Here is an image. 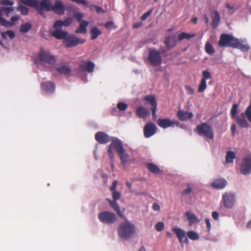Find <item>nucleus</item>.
<instances>
[{"label": "nucleus", "mask_w": 251, "mask_h": 251, "mask_svg": "<svg viewBox=\"0 0 251 251\" xmlns=\"http://www.w3.org/2000/svg\"><path fill=\"white\" fill-rule=\"evenodd\" d=\"M157 125L162 128H167L171 127L174 125L178 126L179 123L175 121H172L168 118H159L157 120Z\"/></svg>", "instance_id": "12"}, {"label": "nucleus", "mask_w": 251, "mask_h": 251, "mask_svg": "<svg viewBox=\"0 0 251 251\" xmlns=\"http://www.w3.org/2000/svg\"><path fill=\"white\" fill-rule=\"evenodd\" d=\"M55 30L51 31V35L58 39H65L68 35V32L61 30V27L54 28Z\"/></svg>", "instance_id": "18"}, {"label": "nucleus", "mask_w": 251, "mask_h": 251, "mask_svg": "<svg viewBox=\"0 0 251 251\" xmlns=\"http://www.w3.org/2000/svg\"><path fill=\"white\" fill-rule=\"evenodd\" d=\"M31 27V25L28 23H26L24 24H22L21 25L20 31L23 33H26L29 31Z\"/></svg>", "instance_id": "40"}, {"label": "nucleus", "mask_w": 251, "mask_h": 251, "mask_svg": "<svg viewBox=\"0 0 251 251\" xmlns=\"http://www.w3.org/2000/svg\"><path fill=\"white\" fill-rule=\"evenodd\" d=\"M187 234L188 237L192 240H197L199 238V234L194 231H190Z\"/></svg>", "instance_id": "41"}, {"label": "nucleus", "mask_w": 251, "mask_h": 251, "mask_svg": "<svg viewBox=\"0 0 251 251\" xmlns=\"http://www.w3.org/2000/svg\"><path fill=\"white\" fill-rule=\"evenodd\" d=\"M112 146L116 152L124 149L122 141L116 138L111 139V147Z\"/></svg>", "instance_id": "20"}, {"label": "nucleus", "mask_w": 251, "mask_h": 251, "mask_svg": "<svg viewBox=\"0 0 251 251\" xmlns=\"http://www.w3.org/2000/svg\"><path fill=\"white\" fill-rule=\"evenodd\" d=\"M20 17L18 16H14L11 17L10 19V25H14L15 22L17 21L19 19Z\"/></svg>", "instance_id": "52"}, {"label": "nucleus", "mask_w": 251, "mask_h": 251, "mask_svg": "<svg viewBox=\"0 0 251 251\" xmlns=\"http://www.w3.org/2000/svg\"><path fill=\"white\" fill-rule=\"evenodd\" d=\"M241 118L237 117L236 118V121L238 125L242 128H247L249 127V125L247 121L246 120L245 116H246L245 112L242 113L241 114Z\"/></svg>", "instance_id": "25"}, {"label": "nucleus", "mask_w": 251, "mask_h": 251, "mask_svg": "<svg viewBox=\"0 0 251 251\" xmlns=\"http://www.w3.org/2000/svg\"><path fill=\"white\" fill-rule=\"evenodd\" d=\"M185 88L187 91V93L189 95H192L194 93V90L193 88L190 85H186Z\"/></svg>", "instance_id": "50"}, {"label": "nucleus", "mask_w": 251, "mask_h": 251, "mask_svg": "<svg viewBox=\"0 0 251 251\" xmlns=\"http://www.w3.org/2000/svg\"><path fill=\"white\" fill-rule=\"evenodd\" d=\"M142 25L141 22H138L134 24L133 27L135 28H138Z\"/></svg>", "instance_id": "64"}, {"label": "nucleus", "mask_w": 251, "mask_h": 251, "mask_svg": "<svg viewBox=\"0 0 251 251\" xmlns=\"http://www.w3.org/2000/svg\"><path fill=\"white\" fill-rule=\"evenodd\" d=\"M236 157V154L232 151H228L226 156V161L227 163L233 162V159Z\"/></svg>", "instance_id": "36"}, {"label": "nucleus", "mask_w": 251, "mask_h": 251, "mask_svg": "<svg viewBox=\"0 0 251 251\" xmlns=\"http://www.w3.org/2000/svg\"><path fill=\"white\" fill-rule=\"evenodd\" d=\"M148 59L153 66H160L162 62V58L159 51L155 49H149Z\"/></svg>", "instance_id": "4"}, {"label": "nucleus", "mask_w": 251, "mask_h": 251, "mask_svg": "<svg viewBox=\"0 0 251 251\" xmlns=\"http://www.w3.org/2000/svg\"><path fill=\"white\" fill-rule=\"evenodd\" d=\"M214 15L212 17V24L213 28H216L219 25L221 17L219 13L215 10L214 12Z\"/></svg>", "instance_id": "32"}, {"label": "nucleus", "mask_w": 251, "mask_h": 251, "mask_svg": "<svg viewBox=\"0 0 251 251\" xmlns=\"http://www.w3.org/2000/svg\"><path fill=\"white\" fill-rule=\"evenodd\" d=\"M201 75L202 77L198 89V91L200 93L203 92L206 89V80L212 78L211 74L206 70L202 72Z\"/></svg>", "instance_id": "9"}, {"label": "nucleus", "mask_w": 251, "mask_h": 251, "mask_svg": "<svg viewBox=\"0 0 251 251\" xmlns=\"http://www.w3.org/2000/svg\"><path fill=\"white\" fill-rule=\"evenodd\" d=\"M236 130V126L235 124H232L231 126V131L232 135H234Z\"/></svg>", "instance_id": "62"}, {"label": "nucleus", "mask_w": 251, "mask_h": 251, "mask_svg": "<svg viewBox=\"0 0 251 251\" xmlns=\"http://www.w3.org/2000/svg\"><path fill=\"white\" fill-rule=\"evenodd\" d=\"M117 107L120 111H125L127 107V105L125 103L119 102Z\"/></svg>", "instance_id": "46"}, {"label": "nucleus", "mask_w": 251, "mask_h": 251, "mask_svg": "<svg viewBox=\"0 0 251 251\" xmlns=\"http://www.w3.org/2000/svg\"><path fill=\"white\" fill-rule=\"evenodd\" d=\"M72 22L73 18L71 17H69L63 21L61 20H58L54 23L53 25V28H56L58 27H61L62 25L68 26L70 25Z\"/></svg>", "instance_id": "21"}, {"label": "nucleus", "mask_w": 251, "mask_h": 251, "mask_svg": "<svg viewBox=\"0 0 251 251\" xmlns=\"http://www.w3.org/2000/svg\"><path fill=\"white\" fill-rule=\"evenodd\" d=\"M39 60L50 65L54 64L56 61V57L43 49H41L38 55Z\"/></svg>", "instance_id": "6"}, {"label": "nucleus", "mask_w": 251, "mask_h": 251, "mask_svg": "<svg viewBox=\"0 0 251 251\" xmlns=\"http://www.w3.org/2000/svg\"><path fill=\"white\" fill-rule=\"evenodd\" d=\"M116 219L117 217L116 215L114 213H111V223L116 221Z\"/></svg>", "instance_id": "63"}, {"label": "nucleus", "mask_w": 251, "mask_h": 251, "mask_svg": "<svg viewBox=\"0 0 251 251\" xmlns=\"http://www.w3.org/2000/svg\"><path fill=\"white\" fill-rule=\"evenodd\" d=\"M96 141L100 144H106L110 140L109 136L103 132H98L95 134Z\"/></svg>", "instance_id": "17"}, {"label": "nucleus", "mask_w": 251, "mask_h": 251, "mask_svg": "<svg viewBox=\"0 0 251 251\" xmlns=\"http://www.w3.org/2000/svg\"><path fill=\"white\" fill-rule=\"evenodd\" d=\"M0 10L3 11L5 12V14L7 16H8V15L10 13L13 11L14 8L12 7H2Z\"/></svg>", "instance_id": "47"}, {"label": "nucleus", "mask_w": 251, "mask_h": 251, "mask_svg": "<svg viewBox=\"0 0 251 251\" xmlns=\"http://www.w3.org/2000/svg\"><path fill=\"white\" fill-rule=\"evenodd\" d=\"M90 33L91 35V39L92 40H95L97 38L101 32L98 27L94 26L92 28Z\"/></svg>", "instance_id": "37"}, {"label": "nucleus", "mask_w": 251, "mask_h": 251, "mask_svg": "<svg viewBox=\"0 0 251 251\" xmlns=\"http://www.w3.org/2000/svg\"><path fill=\"white\" fill-rule=\"evenodd\" d=\"M101 177L103 179V182L105 185H106L108 181V176L107 175L105 174H103L101 175Z\"/></svg>", "instance_id": "57"}, {"label": "nucleus", "mask_w": 251, "mask_h": 251, "mask_svg": "<svg viewBox=\"0 0 251 251\" xmlns=\"http://www.w3.org/2000/svg\"><path fill=\"white\" fill-rule=\"evenodd\" d=\"M196 130L199 135L203 136L209 139H213L214 138L212 127L205 123H201L197 126Z\"/></svg>", "instance_id": "3"}, {"label": "nucleus", "mask_w": 251, "mask_h": 251, "mask_svg": "<svg viewBox=\"0 0 251 251\" xmlns=\"http://www.w3.org/2000/svg\"><path fill=\"white\" fill-rule=\"evenodd\" d=\"M111 195L112 197V201H111V207H112L117 214L120 217H124L122 212L121 211L120 206L117 203V201L120 200L122 196V194L120 192L118 191L117 190H112Z\"/></svg>", "instance_id": "5"}, {"label": "nucleus", "mask_w": 251, "mask_h": 251, "mask_svg": "<svg viewBox=\"0 0 251 251\" xmlns=\"http://www.w3.org/2000/svg\"><path fill=\"white\" fill-rule=\"evenodd\" d=\"M205 224H206L208 231H209L211 229V224H210V221L208 219H206L205 220Z\"/></svg>", "instance_id": "61"}, {"label": "nucleus", "mask_w": 251, "mask_h": 251, "mask_svg": "<svg viewBox=\"0 0 251 251\" xmlns=\"http://www.w3.org/2000/svg\"><path fill=\"white\" fill-rule=\"evenodd\" d=\"M164 225L162 222H158L155 225V229L158 231H161L163 230Z\"/></svg>", "instance_id": "48"}, {"label": "nucleus", "mask_w": 251, "mask_h": 251, "mask_svg": "<svg viewBox=\"0 0 251 251\" xmlns=\"http://www.w3.org/2000/svg\"><path fill=\"white\" fill-rule=\"evenodd\" d=\"M89 25V22L83 20L81 21L79 27L75 30L76 33H82L85 34L87 33V28Z\"/></svg>", "instance_id": "26"}, {"label": "nucleus", "mask_w": 251, "mask_h": 251, "mask_svg": "<svg viewBox=\"0 0 251 251\" xmlns=\"http://www.w3.org/2000/svg\"><path fill=\"white\" fill-rule=\"evenodd\" d=\"M66 8L60 0H55L54 4H51V11L55 13L62 15L64 14Z\"/></svg>", "instance_id": "14"}, {"label": "nucleus", "mask_w": 251, "mask_h": 251, "mask_svg": "<svg viewBox=\"0 0 251 251\" xmlns=\"http://www.w3.org/2000/svg\"><path fill=\"white\" fill-rule=\"evenodd\" d=\"M136 113L137 116L141 118H145L150 115L149 110L142 106H139L136 109Z\"/></svg>", "instance_id": "24"}, {"label": "nucleus", "mask_w": 251, "mask_h": 251, "mask_svg": "<svg viewBox=\"0 0 251 251\" xmlns=\"http://www.w3.org/2000/svg\"><path fill=\"white\" fill-rule=\"evenodd\" d=\"M6 33H7V36H8L10 39L14 38L15 35L14 32L11 30L6 31Z\"/></svg>", "instance_id": "54"}, {"label": "nucleus", "mask_w": 251, "mask_h": 251, "mask_svg": "<svg viewBox=\"0 0 251 251\" xmlns=\"http://www.w3.org/2000/svg\"><path fill=\"white\" fill-rule=\"evenodd\" d=\"M177 116L180 120L184 121L191 119L193 117V114L192 112H188L180 110L177 111Z\"/></svg>", "instance_id": "22"}, {"label": "nucleus", "mask_w": 251, "mask_h": 251, "mask_svg": "<svg viewBox=\"0 0 251 251\" xmlns=\"http://www.w3.org/2000/svg\"><path fill=\"white\" fill-rule=\"evenodd\" d=\"M22 3L35 8L37 6V0H21Z\"/></svg>", "instance_id": "39"}, {"label": "nucleus", "mask_w": 251, "mask_h": 251, "mask_svg": "<svg viewBox=\"0 0 251 251\" xmlns=\"http://www.w3.org/2000/svg\"><path fill=\"white\" fill-rule=\"evenodd\" d=\"M146 166L148 170L155 174H158L160 173V170L159 167L151 163H148L146 164Z\"/></svg>", "instance_id": "31"}, {"label": "nucleus", "mask_w": 251, "mask_h": 251, "mask_svg": "<svg viewBox=\"0 0 251 251\" xmlns=\"http://www.w3.org/2000/svg\"><path fill=\"white\" fill-rule=\"evenodd\" d=\"M51 3L50 0H42L40 2L37 0V6L35 7V8H36L39 14L43 15L44 11H51Z\"/></svg>", "instance_id": "7"}, {"label": "nucleus", "mask_w": 251, "mask_h": 251, "mask_svg": "<svg viewBox=\"0 0 251 251\" xmlns=\"http://www.w3.org/2000/svg\"><path fill=\"white\" fill-rule=\"evenodd\" d=\"M99 219L102 223H110V212L100 213L99 215Z\"/></svg>", "instance_id": "30"}, {"label": "nucleus", "mask_w": 251, "mask_h": 251, "mask_svg": "<svg viewBox=\"0 0 251 251\" xmlns=\"http://www.w3.org/2000/svg\"><path fill=\"white\" fill-rule=\"evenodd\" d=\"M0 3L3 5L12 6L14 2L9 0H2L0 2Z\"/></svg>", "instance_id": "53"}, {"label": "nucleus", "mask_w": 251, "mask_h": 251, "mask_svg": "<svg viewBox=\"0 0 251 251\" xmlns=\"http://www.w3.org/2000/svg\"><path fill=\"white\" fill-rule=\"evenodd\" d=\"M240 172L241 174L245 175L251 173V155L246 156L243 159Z\"/></svg>", "instance_id": "8"}, {"label": "nucleus", "mask_w": 251, "mask_h": 251, "mask_svg": "<svg viewBox=\"0 0 251 251\" xmlns=\"http://www.w3.org/2000/svg\"><path fill=\"white\" fill-rule=\"evenodd\" d=\"M185 215L189 222L190 225H192L194 223H196L199 222V220L196 215L191 211L186 212L185 213Z\"/></svg>", "instance_id": "29"}, {"label": "nucleus", "mask_w": 251, "mask_h": 251, "mask_svg": "<svg viewBox=\"0 0 251 251\" xmlns=\"http://www.w3.org/2000/svg\"><path fill=\"white\" fill-rule=\"evenodd\" d=\"M172 230L176 235L180 244L182 245L183 243L188 244V240L186 237V233L182 229L174 227Z\"/></svg>", "instance_id": "13"}, {"label": "nucleus", "mask_w": 251, "mask_h": 251, "mask_svg": "<svg viewBox=\"0 0 251 251\" xmlns=\"http://www.w3.org/2000/svg\"><path fill=\"white\" fill-rule=\"evenodd\" d=\"M238 105L236 103H234L232 105V106L231 109L230 114L231 117L233 119L235 118V116H236L238 113Z\"/></svg>", "instance_id": "42"}, {"label": "nucleus", "mask_w": 251, "mask_h": 251, "mask_svg": "<svg viewBox=\"0 0 251 251\" xmlns=\"http://www.w3.org/2000/svg\"><path fill=\"white\" fill-rule=\"evenodd\" d=\"M41 88L49 93H52L54 91L55 85L51 81H47L41 83Z\"/></svg>", "instance_id": "19"}, {"label": "nucleus", "mask_w": 251, "mask_h": 251, "mask_svg": "<svg viewBox=\"0 0 251 251\" xmlns=\"http://www.w3.org/2000/svg\"><path fill=\"white\" fill-rule=\"evenodd\" d=\"M152 11V10L151 9V10H149L147 11V12L145 13L141 17V19L142 21H144L151 15Z\"/></svg>", "instance_id": "51"}, {"label": "nucleus", "mask_w": 251, "mask_h": 251, "mask_svg": "<svg viewBox=\"0 0 251 251\" xmlns=\"http://www.w3.org/2000/svg\"><path fill=\"white\" fill-rule=\"evenodd\" d=\"M157 107H154L151 108L152 111V119L153 120H155L157 118V115L156 114Z\"/></svg>", "instance_id": "55"}, {"label": "nucleus", "mask_w": 251, "mask_h": 251, "mask_svg": "<svg viewBox=\"0 0 251 251\" xmlns=\"http://www.w3.org/2000/svg\"><path fill=\"white\" fill-rule=\"evenodd\" d=\"M218 45L221 47L236 48L242 51H248L250 49L248 45L243 44L241 41L235 38L229 34H222L218 42Z\"/></svg>", "instance_id": "1"}, {"label": "nucleus", "mask_w": 251, "mask_h": 251, "mask_svg": "<svg viewBox=\"0 0 251 251\" xmlns=\"http://www.w3.org/2000/svg\"><path fill=\"white\" fill-rule=\"evenodd\" d=\"M212 216L214 220H217L219 217V213L217 211H213L212 213Z\"/></svg>", "instance_id": "60"}, {"label": "nucleus", "mask_w": 251, "mask_h": 251, "mask_svg": "<svg viewBox=\"0 0 251 251\" xmlns=\"http://www.w3.org/2000/svg\"><path fill=\"white\" fill-rule=\"evenodd\" d=\"M144 100L150 103L151 105V108L157 107L156 100L154 96L147 95L144 98Z\"/></svg>", "instance_id": "34"}, {"label": "nucleus", "mask_w": 251, "mask_h": 251, "mask_svg": "<svg viewBox=\"0 0 251 251\" xmlns=\"http://www.w3.org/2000/svg\"><path fill=\"white\" fill-rule=\"evenodd\" d=\"M195 33L189 34L186 32H181L178 34V39L179 41H182L183 39H189L195 37Z\"/></svg>", "instance_id": "35"}, {"label": "nucleus", "mask_w": 251, "mask_h": 251, "mask_svg": "<svg viewBox=\"0 0 251 251\" xmlns=\"http://www.w3.org/2000/svg\"><path fill=\"white\" fill-rule=\"evenodd\" d=\"M94 7L95 8V10L97 11V12L98 13L103 12V10L102 8H101L100 7H99L97 5H94Z\"/></svg>", "instance_id": "59"}, {"label": "nucleus", "mask_w": 251, "mask_h": 251, "mask_svg": "<svg viewBox=\"0 0 251 251\" xmlns=\"http://www.w3.org/2000/svg\"><path fill=\"white\" fill-rule=\"evenodd\" d=\"M226 184V181L224 179H217L211 183L213 187L217 189H223Z\"/></svg>", "instance_id": "27"}, {"label": "nucleus", "mask_w": 251, "mask_h": 251, "mask_svg": "<svg viewBox=\"0 0 251 251\" xmlns=\"http://www.w3.org/2000/svg\"><path fill=\"white\" fill-rule=\"evenodd\" d=\"M95 67V64L91 61L87 62L82 61L79 65L78 69L82 72L91 73L93 72Z\"/></svg>", "instance_id": "15"}, {"label": "nucleus", "mask_w": 251, "mask_h": 251, "mask_svg": "<svg viewBox=\"0 0 251 251\" xmlns=\"http://www.w3.org/2000/svg\"><path fill=\"white\" fill-rule=\"evenodd\" d=\"M205 52L208 54H212L215 52V50L211 43L207 42L204 47Z\"/></svg>", "instance_id": "38"}, {"label": "nucleus", "mask_w": 251, "mask_h": 251, "mask_svg": "<svg viewBox=\"0 0 251 251\" xmlns=\"http://www.w3.org/2000/svg\"><path fill=\"white\" fill-rule=\"evenodd\" d=\"M0 25H3L6 27L10 26V23L6 21L4 18L1 17V11H0Z\"/></svg>", "instance_id": "44"}, {"label": "nucleus", "mask_w": 251, "mask_h": 251, "mask_svg": "<svg viewBox=\"0 0 251 251\" xmlns=\"http://www.w3.org/2000/svg\"><path fill=\"white\" fill-rule=\"evenodd\" d=\"M223 200L225 206L227 208H232L234 204L235 199L233 194L228 193L224 194Z\"/></svg>", "instance_id": "16"}, {"label": "nucleus", "mask_w": 251, "mask_h": 251, "mask_svg": "<svg viewBox=\"0 0 251 251\" xmlns=\"http://www.w3.org/2000/svg\"><path fill=\"white\" fill-rule=\"evenodd\" d=\"M117 153L120 157L122 164L125 165L128 161L129 154L126 152L125 149Z\"/></svg>", "instance_id": "28"}, {"label": "nucleus", "mask_w": 251, "mask_h": 251, "mask_svg": "<svg viewBox=\"0 0 251 251\" xmlns=\"http://www.w3.org/2000/svg\"><path fill=\"white\" fill-rule=\"evenodd\" d=\"M152 208L154 210L159 211L160 209V207L157 203H153L152 204Z\"/></svg>", "instance_id": "56"}, {"label": "nucleus", "mask_w": 251, "mask_h": 251, "mask_svg": "<svg viewBox=\"0 0 251 251\" xmlns=\"http://www.w3.org/2000/svg\"><path fill=\"white\" fill-rule=\"evenodd\" d=\"M85 40L80 39L75 35H70L64 41V44L66 48L75 47L79 44L85 43Z\"/></svg>", "instance_id": "10"}, {"label": "nucleus", "mask_w": 251, "mask_h": 251, "mask_svg": "<svg viewBox=\"0 0 251 251\" xmlns=\"http://www.w3.org/2000/svg\"><path fill=\"white\" fill-rule=\"evenodd\" d=\"M176 43V40L174 36L170 35L167 37L164 41V44L169 50L174 47Z\"/></svg>", "instance_id": "23"}, {"label": "nucleus", "mask_w": 251, "mask_h": 251, "mask_svg": "<svg viewBox=\"0 0 251 251\" xmlns=\"http://www.w3.org/2000/svg\"><path fill=\"white\" fill-rule=\"evenodd\" d=\"M18 10L21 12V14L24 15H26L28 13V9L24 5H20L18 7Z\"/></svg>", "instance_id": "45"}, {"label": "nucleus", "mask_w": 251, "mask_h": 251, "mask_svg": "<svg viewBox=\"0 0 251 251\" xmlns=\"http://www.w3.org/2000/svg\"><path fill=\"white\" fill-rule=\"evenodd\" d=\"M118 232L122 238L129 239L135 232V226L133 224L128 222L122 223L120 225Z\"/></svg>", "instance_id": "2"}, {"label": "nucleus", "mask_w": 251, "mask_h": 251, "mask_svg": "<svg viewBox=\"0 0 251 251\" xmlns=\"http://www.w3.org/2000/svg\"><path fill=\"white\" fill-rule=\"evenodd\" d=\"M192 191V188L191 186V185L189 184H187V188L186 189H184L183 190L181 196H185L189 195L190 194Z\"/></svg>", "instance_id": "43"}, {"label": "nucleus", "mask_w": 251, "mask_h": 251, "mask_svg": "<svg viewBox=\"0 0 251 251\" xmlns=\"http://www.w3.org/2000/svg\"><path fill=\"white\" fill-rule=\"evenodd\" d=\"M75 18L77 20V21L80 22L83 18V14L80 13L75 12L74 15Z\"/></svg>", "instance_id": "49"}, {"label": "nucleus", "mask_w": 251, "mask_h": 251, "mask_svg": "<svg viewBox=\"0 0 251 251\" xmlns=\"http://www.w3.org/2000/svg\"><path fill=\"white\" fill-rule=\"evenodd\" d=\"M56 71L61 74L68 75L71 72V68L69 65H62L56 68Z\"/></svg>", "instance_id": "33"}, {"label": "nucleus", "mask_w": 251, "mask_h": 251, "mask_svg": "<svg viewBox=\"0 0 251 251\" xmlns=\"http://www.w3.org/2000/svg\"><path fill=\"white\" fill-rule=\"evenodd\" d=\"M118 184V181L117 180H114L112 185L111 186V191L116 190V186Z\"/></svg>", "instance_id": "58"}, {"label": "nucleus", "mask_w": 251, "mask_h": 251, "mask_svg": "<svg viewBox=\"0 0 251 251\" xmlns=\"http://www.w3.org/2000/svg\"><path fill=\"white\" fill-rule=\"evenodd\" d=\"M157 128L156 126L151 122L147 123L144 127V135L147 138H150L156 132Z\"/></svg>", "instance_id": "11"}]
</instances>
